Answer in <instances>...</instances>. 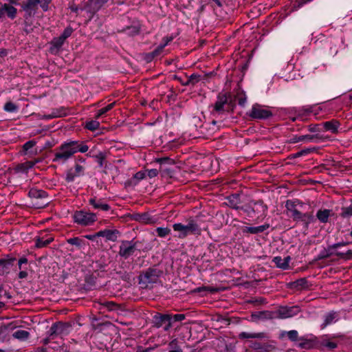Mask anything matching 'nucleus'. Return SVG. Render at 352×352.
<instances>
[{
  "label": "nucleus",
  "mask_w": 352,
  "mask_h": 352,
  "mask_svg": "<svg viewBox=\"0 0 352 352\" xmlns=\"http://www.w3.org/2000/svg\"><path fill=\"white\" fill-rule=\"evenodd\" d=\"M58 152H56L53 159L54 162L61 161L65 162L72 156L78 153H86L89 150V146L83 142L76 140H67L64 142L59 147Z\"/></svg>",
  "instance_id": "f257e3e1"
},
{
  "label": "nucleus",
  "mask_w": 352,
  "mask_h": 352,
  "mask_svg": "<svg viewBox=\"0 0 352 352\" xmlns=\"http://www.w3.org/2000/svg\"><path fill=\"white\" fill-rule=\"evenodd\" d=\"M173 228L175 231L179 232L177 237L179 239H184L189 234L201 235L202 231L201 218L199 216L190 217L188 219L186 225L181 223H174Z\"/></svg>",
  "instance_id": "f03ea898"
},
{
  "label": "nucleus",
  "mask_w": 352,
  "mask_h": 352,
  "mask_svg": "<svg viewBox=\"0 0 352 352\" xmlns=\"http://www.w3.org/2000/svg\"><path fill=\"white\" fill-rule=\"evenodd\" d=\"M231 94L229 92H220L217 95V100L212 105V115L220 116L230 111V108L234 107L233 102L230 99Z\"/></svg>",
  "instance_id": "7ed1b4c3"
},
{
  "label": "nucleus",
  "mask_w": 352,
  "mask_h": 352,
  "mask_svg": "<svg viewBox=\"0 0 352 352\" xmlns=\"http://www.w3.org/2000/svg\"><path fill=\"white\" fill-rule=\"evenodd\" d=\"M241 210L250 217H256L258 219H263L267 215V206L262 199L251 200L248 205Z\"/></svg>",
  "instance_id": "20e7f679"
},
{
  "label": "nucleus",
  "mask_w": 352,
  "mask_h": 352,
  "mask_svg": "<svg viewBox=\"0 0 352 352\" xmlns=\"http://www.w3.org/2000/svg\"><path fill=\"white\" fill-rule=\"evenodd\" d=\"M52 1V0H26L21 5V9L25 12L24 18L27 19L34 16L38 5L43 12H47Z\"/></svg>",
  "instance_id": "39448f33"
},
{
  "label": "nucleus",
  "mask_w": 352,
  "mask_h": 352,
  "mask_svg": "<svg viewBox=\"0 0 352 352\" xmlns=\"http://www.w3.org/2000/svg\"><path fill=\"white\" fill-rule=\"evenodd\" d=\"M162 274L163 271L158 269L156 265L148 267L139 275V283L147 287L148 284L157 283Z\"/></svg>",
  "instance_id": "423d86ee"
},
{
  "label": "nucleus",
  "mask_w": 352,
  "mask_h": 352,
  "mask_svg": "<svg viewBox=\"0 0 352 352\" xmlns=\"http://www.w3.org/2000/svg\"><path fill=\"white\" fill-rule=\"evenodd\" d=\"M140 243L139 241H135L134 239L122 241L119 246L118 255L121 258L128 259L138 250Z\"/></svg>",
  "instance_id": "0eeeda50"
},
{
  "label": "nucleus",
  "mask_w": 352,
  "mask_h": 352,
  "mask_svg": "<svg viewBox=\"0 0 352 352\" xmlns=\"http://www.w3.org/2000/svg\"><path fill=\"white\" fill-rule=\"evenodd\" d=\"M72 325L69 322H56L52 324L47 334L50 339H54L58 336L69 333Z\"/></svg>",
  "instance_id": "6e6552de"
},
{
  "label": "nucleus",
  "mask_w": 352,
  "mask_h": 352,
  "mask_svg": "<svg viewBox=\"0 0 352 352\" xmlns=\"http://www.w3.org/2000/svg\"><path fill=\"white\" fill-rule=\"evenodd\" d=\"M74 221L78 225L87 226L92 225L97 220L95 213L85 210H76L73 214Z\"/></svg>",
  "instance_id": "1a4fd4ad"
},
{
  "label": "nucleus",
  "mask_w": 352,
  "mask_h": 352,
  "mask_svg": "<svg viewBox=\"0 0 352 352\" xmlns=\"http://www.w3.org/2000/svg\"><path fill=\"white\" fill-rule=\"evenodd\" d=\"M28 196L36 201L34 206L36 208H45L49 204L48 200H45L47 199L48 193L43 190L32 188L29 190Z\"/></svg>",
  "instance_id": "9d476101"
},
{
  "label": "nucleus",
  "mask_w": 352,
  "mask_h": 352,
  "mask_svg": "<svg viewBox=\"0 0 352 352\" xmlns=\"http://www.w3.org/2000/svg\"><path fill=\"white\" fill-rule=\"evenodd\" d=\"M300 311L299 306L292 307L280 306L276 311H274L275 319H286L296 316Z\"/></svg>",
  "instance_id": "9b49d317"
},
{
  "label": "nucleus",
  "mask_w": 352,
  "mask_h": 352,
  "mask_svg": "<svg viewBox=\"0 0 352 352\" xmlns=\"http://www.w3.org/2000/svg\"><path fill=\"white\" fill-rule=\"evenodd\" d=\"M289 217L294 221H301L306 228H308L309 224L315 221V217L312 212L302 213L297 210L294 211L293 214H289Z\"/></svg>",
  "instance_id": "f8f14e48"
},
{
  "label": "nucleus",
  "mask_w": 352,
  "mask_h": 352,
  "mask_svg": "<svg viewBox=\"0 0 352 352\" xmlns=\"http://www.w3.org/2000/svg\"><path fill=\"white\" fill-rule=\"evenodd\" d=\"M271 111L265 109H263L261 106L258 104H254L252 107L251 111L248 113V116L252 119L256 120H265L272 116Z\"/></svg>",
  "instance_id": "ddd939ff"
},
{
  "label": "nucleus",
  "mask_w": 352,
  "mask_h": 352,
  "mask_svg": "<svg viewBox=\"0 0 352 352\" xmlns=\"http://www.w3.org/2000/svg\"><path fill=\"white\" fill-rule=\"evenodd\" d=\"M218 130L219 127L215 120L204 123L199 127L200 134L205 139H209L212 137Z\"/></svg>",
  "instance_id": "4468645a"
},
{
  "label": "nucleus",
  "mask_w": 352,
  "mask_h": 352,
  "mask_svg": "<svg viewBox=\"0 0 352 352\" xmlns=\"http://www.w3.org/2000/svg\"><path fill=\"white\" fill-rule=\"evenodd\" d=\"M186 318V315L184 314H168L166 316H160V322H167V324L164 327V330L165 331H168L172 327L173 323L175 322H181Z\"/></svg>",
  "instance_id": "2eb2a0df"
},
{
  "label": "nucleus",
  "mask_w": 352,
  "mask_h": 352,
  "mask_svg": "<svg viewBox=\"0 0 352 352\" xmlns=\"http://www.w3.org/2000/svg\"><path fill=\"white\" fill-rule=\"evenodd\" d=\"M16 261L15 257L11 255H6L5 257L0 259V276L4 274H8L13 266L14 262Z\"/></svg>",
  "instance_id": "dca6fc26"
},
{
  "label": "nucleus",
  "mask_w": 352,
  "mask_h": 352,
  "mask_svg": "<svg viewBox=\"0 0 352 352\" xmlns=\"http://www.w3.org/2000/svg\"><path fill=\"white\" fill-rule=\"evenodd\" d=\"M12 5L13 4H11L10 3L1 4L0 8V19L4 14H6L7 16L12 20L16 18L17 14V9Z\"/></svg>",
  "instance_id": "f3484780"
},
{
  "label": "nucleus",
  "mask_w": 352,
  "mask_h": 352,
  "mask_svg": "<svg viewBox=\"0 0 352 352\" xmlns=\"http://www.w3.org/2000/svg\"><path fill=\"white\" fill-rule=\"evenodd\" d=\"M321 137L319 134L315 135H294L288 142L290 144H295L299 142H318Z\"/></svg>",
  "instance_id": "a211bd4d"
},
{
  "label": "nucleus",
  "mask_w": 352,
  "mask_h": 352,
  "mask_svg": "<svg viewBox=\"0 0 352 352\" xmlns=\"http://www.w3.org/2000/svg\"><path fill=\"white\" fill-rule=\"evenodd\" d=\"M133 220L144 224H153L155 223V219L148 212L134 213L132 214Z\"/></svg>",
  "instance_id": "6ab92c4d"
},
{
  "label": "nucleus",
  "mask_w": 352,
  "mask_h": 352,
  "mask_svg": "<svg viewBox=\"0 0 352 352\" xmlns=\"http://www.w3.org/2000/svg\"><path fill=\"white\" fill-rule=\"evenodd\" d=\"M29 267L28 260L26 257L22 256L18 260V268L19 270L18 278L19 279H25L28 277Z\"/></svg>",
  "instance_id": "aec40b11"
},
{
  "label": "nucleus",
  "mask_w": 352,
  "mask_h": 352,
  "mask_svg": "<svg viewBox=\"0 0 352 352\" xmlns=\"http://www.w3.org/2000/svg\"><path fill=\"white\" fill-rule=\"evenodd\" d=\"M97 302L99 305L98 309L102 312H104L105 310L112 311L120 309V305L113 301L100 299Z\"/></svg>",
  "instance_id": "412c9836"
},
{
  "label": "nucleus",
  "mask_w": 352,
  "mask_h": 352,
  "mask_svg": "<svg viewBox=\"0 0 352 352\" xmlns=\"http://www.w3.org/2000/svg\"><path fill=\"white\" fill-rule=\"evenodd\" d=\"M89 204L93 206L94 209L100 210L102 211H109L111 206L104 202L102 199H98L96 197L89 199Z\"/></svg>",
  "instance_id": "4be33fe9"
},
{
  "label": "nucleus",
  "mask_w": 352,
  "mask_h": 352,
  "mask_svg": "<svg viewBox=\"0 0 352 352\" xmlns=\"http://www.w3.org/2000/svg\"><path fill=\"white\" fill-rule=\"evenodd\" d=\"M120 232L118 230H102L98 232V235H100V237H105L107 240L115 242L117 241L118 236H120Z\"/></svg>",
  "instance_id": "5701e85b"
},
{
  "label": "nucleus",
  "mask_w": 352,
  "mask_h": 352,
  "mask_svg": "<svg viewBox=\"0 0 352 352\" xmlns=\"http://www.w3.org/2000/svg\"><path fill=\"white\" fill-rule=\"evenodd\" d=\"M241 195L239 193H234L227 197L228 204L227 205L234 210H241V208H245L244 206H240L241 204Z\"/></svg>",
  "instance_id": "b1692460"
},
{
  "label": "nucleus",
  "mask_w": 352,
  "mask_h": 352,
  "mask_svg": "<svg viewBox=\"0 0 352 352\" xmlns=\"http://www.w3.org/2000/svg\"><path fill=\"white\" fill-rule=\"evenodd\" d=\"M250 347L255 351H261L263 352H270L276 349L275 346L267 343H261L256 341L252 342Z\"/></svg>",
  "instance_id": "393cba45"
},
{
  "label": "nucleus",
  "mask_w": 352,
  "mask_h": 352,
  "mask_svg": "<svg viewBox=\"0 0 352 352\" xmlns=\"http://www.w3.org/2000/svg\"><path fill=\"white\" fill-rule=\"evenodd\" d=\"M252 319L256 320H273L275 319L274 311H262L252 313Z\"/></svg>",
  "instance_id": "a878e982"
},
{
  "label": "nucleus",
  "mask_w": 352,
  "mask_h": 352,
  "mask_svg": "<svg viewBox=\"0 0 352 352\" xmlns=\"http://www.w3.org/2000/svg\"><path fill=\"white\" fill-rule=\"evenodd\" d=\"M238 338L240 340L249 338L266 339L269 338V336L265 332L248 333L243 331L239 334Z\"/></svg>",
  "instance_id": "bb28decb"
},
{
  "label": "nucleus",
  "mask_w": 352,
  "mask_h": 352,
  "mask_svg": "<svg viewBox=\"0 0 352 352\" xmlns=\"http://www.w3.org/2000/svg\"><path fill=\"white\" fill-rule=\"evenodd\" d=\"M323 127L325 131H331L333 134L338 133V127L340 123L337 120H331L330 121L324 122L322 123Z\"/></svg>",
  "instance_id": "cd10ccee"
},
{
  "label": "nucleus",
  "mask_w": 352,
  "mask_h": 352,
  "mask_svg": "<svg viewBox=\"0 0 352 352\" xmlns=\"http://www.w3.org/2000/svg\"><path fill=\"white\" fill-rule=\"evenodd\" d=\"M291 287L297 290L307 289L309 285L307 278H301L290 283Z\"/></svg>",
  "instance_id": "c85d7f7f"
},
{
  "label": "nucleus",
  "mask_w": 352,
  "mask_h": 352,
  "mask_svg": "<svg viewBox=\"0 0 352 352\" xmlns=\"http://www.w3.org/2000/svg\"><path fill=\"white\" fill-rule=\"evenodd\" d=\"M270 228V224L265 223L256 227H245L243 230V232L250 234H258L264 232Z\"/></svg>",
  "instance_id": "c756f323"
},
{
  "label": "nucleus",
  "mask_w": 352,
  "mask_h": 352,
  "mask_svg": "<svg viewBox=\"0 0 352 352\" xmlns=\"http://www.w3.org/2000/svg\"><path fill=\"white\" fill-rule=\"evenodd\" d=\"M331 210L329 209L319 210L316 213V218L322 223H326L331 216Z\"/></svg>",
  "instance_id": "7c9ffc66"
},
{
  "label": "nucleus",
  "mask_w": 352,
  "mask_h": 352,
  "mask_svg": "<svg viewBox=\"0 0 352 352\" xmlns=\"http://www.w3.org/2000/svg\"><path fill=\"white\" fill-rule=\"evenodd\" d=\"M287 336L291 342H297L300 340L298 333L296 330H290L288 331H283L280 334V338Z\"/></svg>",
  "instance_id": "2f4dec72"
},
{
  "label": "nucleus",
  "mask_w": 352,
  "mask_h": 352,
  "mask_svg": "<svg viewBox=\"0 0 352 352\" xmlns=\"http://www.w3.org/2000/svg\"><path fill=\"white\" fill-rule=\"evenodd\" d=\"M316 149L317 148L316 147L307 148L302 149L301 151H298L297 153H292V154L289 155L288 156V159L294 160L297 157L307 155L308 154L316 151Z\"/></svg>",
  "instance_id": "473e14b6"
},
{
  "label": "nucleus",
  "mask_w": 352,
  "mask_h": 352,
  "mask_svg": "<svg viewBox=\"0 0 352 352\" xmlns=\"http://www.w3.org/2000/svg\"><path fill=\"white\" fill-rule=\"evenodd\" d=\"M299 341L301 342L298 344V346L300 349H310L315 346V342L314 340L300 337Z\"/></svg>",
  "instance_id": "72a5a7b5"
},
{
  "label": "nucleus",
  "mask_w": 352,
  "mask_h": 352,
  "mask_svg": "<svg viewBox=\"0 0 352 352\" xmlns=\"http://www.w3.org/2000/svg\"><path fill=\"white\" fill-rule=\"evenodd\" d=\"M54 241V238L52 236L45 239L43 236H38L36 239L35 246L37 248H42L47 246Z\"/></svg>",
  "instance_id": "f704fd0d"
},
{
  "label": "nucleus",
  "mask_w": 352,
  "mask_h": 352,
  "mask_svg": "<svg viewBox=\"0 0 352 352\" xmlns=\"http://www.w3.org/2000/svg\"><path fill=\"white\" fill-rule=\"evenodd\" d=\"M298 204H302L300 201L298 199L295 200H287L285 203V208L290 213L293 214L294 213V211H297L296 206Z\"/></svg>",
  "instance_id": "c9c22d12"
},
{
  "label": "nucleus",
  "mask_w": 352,
  "mask_h": 352,
  "mask_svg": "<svg viewBox=\"0 0 352 352\" xmlns=\"http://www.w3.org/2000/svg\"><path fill=\"white\" fill-rule=\"evenodd\" d=\"M12 337L21 341H25L30 337V333L25 330L19 329L12 333Z\"/></svg>",
  "instance_id": "e433bc0d"
},
{
  "label": "nucleus",
  "mask_w": 352,
  "mask_h": 352,
  "mask_svg": "<svg viewBox=\"0 0 352 352\" xmlns=\"http://www.w3.org/2000/svg\"><path fill=\"white\" fill-rule=\"evenodd\" d=\"M336 312L331 311L324 316V322L322 324V328L326 327L327 325L331 324L336 318Z\"/></svg>",
  "instance_id": "4c0bfd02"
},
{
  "label": "nucleus",
  "mask_w": 352,
  "mask_h": 352,
  "mask_svg": "<svg viewBox=\"0 0 352 352\" xmlns=\"http://www.w3.org/2000/svg\"><path fill=\"white\" fill-rule=\"evenodd\" d=\"M123 32H126L127 34L129 36H135L140 33V25L139 24L133 25L131 26H127L124 28Z\"/></svg>",
  "instance_id": "58836bf2"
},
{
  "label": "nucleus",
  "mask_w": 352,
  "mask_h": 352,
  "mask_svg": "<svg viewBox=\"0 0 352 352\" xmlns=\"http://www.w3.org/2000/svg\"><path fill=\"white\" fill-rule=\"evenodd\" d=\"M67 243L75 245L79 249L85 245V241L79 237H73L67 239Z\"/></svg>",
  "instance_id": "ea45409f"
},
{
  "label": "nucleus",
  "mask_w": 352,
  "mask_h": 352,
  "mask_svg": "<svg viewBox=\"0 0 352 352\" xmlns=\"http://www.w3.org/2000/svg\"><path fill=\"white\" fill-rule=\"evenodd\" d=\"M97 278L94 275H87L85 277V286L88 289H92L96 286Z\"/></svg>",
  "instance_id": "a19ab883"
},
{
  "label": "nucleus",
  "mask_w": 352,
  "mask_h": 352,
  "mask_svg": "<svg viewBox=\"0 0 352 352\" xmlns=\"http://www.w3.org/2000/svg\"><path fill=\"white\" fill-rule=\"evenodd\" d=\"M201 80V76L198 74H193L190 76L188 79L185 81V83H183L184 86H188L190 85H195Z\"/></svg>",
  "instance_id": "79ce46f5"
},
{
  "label": "nucleus",
  "mask_w": 352,
  "mask_h": 352,
  "mask_svg": "<svg viewBox=\"0 0 352 352\" xmlns=\"http://www.w3.org/2000/svg\"><path fill=\"white\" fill-rule=\"evenodd\" d=\"M107 158V154L104 152L100 151L96 156H94V159L98 162L100 168H102L104 162Z\"/></svg>",
  "instance_id": "37998d69"
},
{
  "label": "nucleus",
  "mask_w": 352,
  "mask_h": 352,
  "mask_svg": "<svg viewBox=\"0 0 352 352\" xmlns=\"http://www.w3.org/2000/svg\"><path fill=\"white\" fill-rule=\"evenodd\" d=\"M4 111L10 113H14L17 112L19 110V107L14 102L11 101H8L6 102V104L3 106Z\"/></svg>",
  "instance_id": "c03bdc74"
},
{
  "label": "nucleus",
  "mask_w": 352,
  "mask_h": 352,
  "mask_svg": "<svg viewBox=\"0 0 352 352\" xmlns=\"http://www.w3.org/2000/svg\"><path fill=\"white\" fill-rule=\"evenodd\" d=\"M168 347L170 350L168 352H183L182 348L178 345L177 339H173L168 343Z\"/></svg>",
  "instance_id": "a18cd8bd"
},
{
  "label": "nucleus",
  "mask_w": 352,
  "mask_h": 352,
  "mask_svg": "<svg viewBox=\"0 0 352 352\" xmlns=\"http://www.w3.org/2000/svg\"><path fill=\"white\" fill-rule=\"evenodd\" d=\"M109 0H89V2L94 3L93 12L98 11Z\"/></svg>",
  "instance_id": "49530a36"
},
{
  "label": "nucleus",
  "mask_w": 352,
  "mask_h": 352,
  "mask_svg": "<svg viewBox=\"0 0 352 352\" xmlns=\"http://www.w3.org/2000/svg\"><path fill=\"white\" fill-rule=\"evenodd\" d=\"M157 163L160 164L161 166L164 164L173 165L175 162L173 159L170 158L169 157H163L156 158L155 160Z\"/></svg>",
  "instance_id": "de8ad7c7"
},
{
  "label": "nucleus",
  "mask_w": 352,
  "mask_h": 352,
  "mask_svg": "<svg viewBox=\"0 0 352 352\" xmlns=\"http://www.w3.org/2000/svg\"><path fill=\"white\" fill-rule=\"evenodd\" d=\"M100 127V122L97 120H91L86 122L85 128L89 131H94Z\"/></svg>",
  "instance_id": "09e8293b"
},
{
  "label": "nucleus",
  "mask_w": 352,
  "mask_h": 352,
  "mask_svg": "<svg viewBox=\"0 0 352 352\" xmlns=\"http://www.w3.org/2000/svg\"><path fill=\"white\" fill-rule=\"evenodd\" d=\"M115 104H116L115 102H112V103L108 104L107 106H106L105 107H103V108L99 109L97 112V114L96 115V118H100V116L105 114L109 111L111 110L113 108Z\"/></svg>",
  "instance_id": "8fccbe9b"
},
{
  "label": "nucleus",
  "mask_w": 352,
  "mask_h": 352,
  "mask_svg": "<svg viewBox=\"0 0 352 352\" xmlns=\"http://www.w3.org/2000/svg\"><path fill=\"white\" fill-rule=\"evenodd\" d=\"M65 39L61 36L54 38L51 42V44L56 49L60 48L64 44Z\"/></svg>",
  "instance_id": "3c124183"
},
{
  "label": "nucleus",
  "mask_w": 352,
  "mask_h": 352,
  "mask_svg": "<svg viewBox=\"0 0 352 352\" xmlns=\"http://www.w3.org/2000/svg\"><path fill=\"white\" fill-rule=\"evenodd\" d=\"M341 210L340 216L342 218H349L352 217V204L348 207H342Z\"/></svg>",
  "instance_id": "603ef678"
},
{
  "label": "nucleus",
  "mask_w": 352,
  "mask_h": 352,
  "mask_svg": "<svg viewBox=\"0 0 352 352\" xmlns=\"http://www.w3.org/2000/svg\"><path fill=\"white\" fill-rule=\"evenodd\" d=\"M155 231L157 234V236L160 237H165L167 235H168L171 232L170 228L162 227L157 228Z\"/></svg>",
  "instance_id": "864d4df0"
},
{
  "label": "nucleus",
  "mask_w": 352,
  "mask_h": 352,
  "mask_svg": "<svg viewBox=\"0 0 352 352\" xmlns=\"http://www.w3.org/2000/svg\"><path fill=\"white\" fill-rule=\"evenodd\" d=\"M273 261L277 267L285 270L287 268V264L284 263V259L280 256H276L274 258Z\"/></svg>",
  "instance_id": "5fc2aeb1"
},
{
  "label": "nucleus",
  "mask_w": 352,
  "mask_h": 352,
  "mask_svg": "<svg viewBox=\"0 0 352 352\" xmlns=\"http://www.w3.org/2000/svg\"><path fill=\"white\" fill-rule=\"evenodd\" d=\"M336 256L344 260H349L352 258V250H349L346 252H336Z\"/></svg>",
  "instance_id": "6e6d98bb"
},
{
  "label": "nucleus",
  "mask_w": 352,
  "mask_h": 352,
  "mask_svg": "<svg viewBox=\"0 0 352 352\" xmlns=\"http://www.w3.org/2000/svg\"><path fill=\"white\" fill-rule=\"evenodd\" d=\"M65 111V109H55V110H53L52 114H50V115H47L45 117L47 118V119H51V118H58V117H60L62 116L63 115H65V113L63 112Z\"/></svg>",
  "instance_id": "4d7b16f0"
},
{
  "label": "nucleus",
  "mask_w": 352,
  "mask_h": 352,
  "mask_svg": "<svg viewBox=\"0 0 352 352\" xmlns=\"http://www.w3.org/2000/svg\"><path fill=\"white\" fill-rule=\"evenodd\" d=\"M166 314H160V313H158V314H157L154 316V318H153V319H154V324H154V326H155V327H157V328H160V327H162V325H163L164 324H166V325L167 324V322H164V321H163V322H160V316H166Z\"/></svg>",
  "instance_id": "13d9d810"
},
{
  "label": "nucleus",
  "mask_w": 352,
  "mask_h": 352,
  "mask_svg": "<svg viewBox=\"0 0 352 352\" xmlns=\"http://www.w3.org/2000/svg\"><path fill=\"white\" fill-rule=\"evenodd\" d=\"M236 97L238 98V103L240 106L243 107L246 102V96L243 91H239Z\"/></svg>",
  "instance_id": "bf43d9fd"
},
{
  "label": "nucleus",
  "mask_w": 352,
  "mask_h": 352,
  "mask_svg": "<svg viewBox=\"0 0 352 352\" xmlns=\"http://www.w3.org/2000/svg\"><path fill=\"white\" fill-rule=\"evenodd\" d=\"M76 177L78 176L76 175V173L72 169H69L67 173L65 180L67 182L70 183L74 180Z\"/></svg>",
  "instance_id": "052dcab7"
},
{
  "label": "nucleus",
  "mask_w": 352,
  "mask_h": 352,
  "mask_svg": "<svg viewBox=\"0 0 352 352\" xmlns=\"http://www.w3.org/2000/svg\"><path fill=\"white\" fill-rule=\"evenodd\" d=\"M321 345L322 346L327 347V349L332 350L336 349L338 346V344L336 342L329 341V340H324L322 342Z\"/></svg>",
  "instance_id": "680f3d73"
},
{
  "label": "nucleus",
  "mask_w": 352,
  "mask_h": 352,
  "mask_svg": "<svg viewBox=\"0 0 352 352\" xmlns=\"http://www.w3.org/2000/svg\"><path fill=\"white\" fill-rule=\"evenodd\" d=\"M36 144V142L34 141V140H30V141H28L27 142H25L23 145V151L25 152V154H27V151L32 148L33 146H34Z\"/></svg>",
  "instance_id": "e2e57ef3"
},
{
  "label": "nucleus",
  "mask_w": 352,
  "mask_h": 352,
  "mask_svg": "<svg viewBox=\"0 0 352 352\" xmlns=\"http://www.w3.org/2000/svg\"><path fill=\"white\" fill-rule=\"evenodd\" d=\"M74 30L71 26H67L63 31V32L60 34V36L64 38L65 40L69 37Z\"/></svg>",
  "instance_id": "0e129e2a"
},
{
  "label": "nucleus",
  "mask_w": 352,
  "mask_h": 352,
  "mask_svg": "<svg viewBox=\"0 0 352 352\" xmlns=\"http://www.w3.org/2000/svg\"><path fill=\"white\" fill-rule=\"evenodd\" d=\"M164 45H160L155 50L151 52L155 57L159 56L163 52Z\"/></svg>",
  "instance_id": "69168bd1"
},
{
  "label": "nucleus",
  "mask_w": 352,
  "mask_h": 352,
  "mask_svg": "<svg viewBox=\"0 0 352 352\" xmlns=\"http://www.w3.org/2000/svg\"><path fill=\"white\" fill-rule=\"evenodd\" d=\"M146 176V174L143 171H138L133 175V179L137 180V183L143 179Z\"/></svg>",
  "instance_id": "338daca9"
},
{
  "label": "nucleus",
  "mask_w": 352,
  "mask_h": 352,
  "mask_svg": "<svg viewBox=\"0 0 352 352\" xmlns=\"http://www.w3.org/2000/svg\"><path fill=\"white\" fill-rule=\"evenodd\" d=\"M308 130L309 131L311 132V133H315V132H320V124H310L308 126Z\"/></svg>",
  "instance_id": "774afa93"
}]
</instances>
